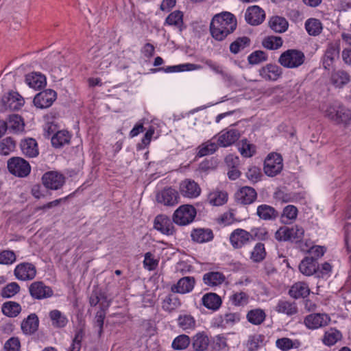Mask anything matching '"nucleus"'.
Here are the masks:
<instances>
[{
  "label": "nucleus",
  "instance_id": "obj_1",
  "mask_svg": "<svg viewBox=\"0 0 351 351\" xmlns=\"http://www.w3.org/2000/svg\"><path fill=\"white\" fill-rule=\"evenodd\" d=\"M237 27V21L230 12H225L216 14L210 25V32L212 36L217 40L221 41L232 33Z\"/></svg>",
  "mask_w": 351,
  "mask_h": 351
},
{
  "label": "nucleus",
  "instance_id": "obj_2",
  "mask_svg": "<svg viewBox=\"0 0 351 351\" xmlns=\"http://www.w3.org/2000/svg\"><path fill=\"white\" fill-rule=\"evenodd\" d=\"M324 112L326 117L337 124L347 125L351 119V112L337 102L328 105Z\"/></svg>",
  "mask_w": 351,
  "mask_h": 351
},
{
  "label": "nucleus",
  "instance_id": "obj_3",
  "mask_svg": "<svg viewBox=\"0 0 351 351\" xmlns=\"http://www.w3.org/2000/svg\"><path fill=\"white\" fill-rule=\"evenodd\" d=\"M304 60L305 56L301 51L288 49L280 55L278 62L285 68L293 69L301 66Z\"/></svg>",
  "mask_w": 351,
  "mask_h": 351
},
{
  "label": "nucleus",
  "instance_id": "obj_4",
  "mask_svg": "<svg viewBox=\"0 0 351 351\" xmlns=\"http://www.w3.org/2000/svg\"><path fill=\"white\" fill-rule=\"evenodd\" d=\"M304 230L302 226L295 225L291 227L283 226L280 228L275 233V238L278 241H291L298 242L304 237Z\"/></svg>",
  "mask_w": 351,
  "mask_h": 351
},
{
  "label": "nucleus",
  "instance_id": "obj_5",
  "mask_svg": "<svg viewBox=\"0 0 351 351\" xmlns=\"http://www.w3.org/2000/svg\"><path fill=\"white\" fill-rule=\"evenodd\" d=\"M8 169L10 173L19 177L25 178L31 171L29 163L21 157H12L8 160Z\"/></svg>",
  "mask_w": 351,
  "mask_h": 351
},
{
  "label": "nucleus",
  "instance_id": "obj_6",
  "mask_svg": "<svg viewBox=\"0 0 351 351\" xmlns=\"http://www.w3.org/2000/svg\"><path fill=\"white\" fill-rule=\"evenodd\" d=\"M196 216L195 208L189 204L180 206L173 213V221L176 224L185 226L191 223Z\"/></svg>",
  "mask_w": 351,
  "mask_h": 351
},
{
  "label": "nucleus",
  "instance_id": "obj_7",
  "mask_svg": "<svg viewBox=\"0 0 351 351\" xmlns=\"http://www.w3.org/2000/svg\"><path fill=\"white\" fill-rule=\"evenodd\" d=\"M340 41L334 40L327 44L325 53L322 58V64L325 69L329 70L339 57Z\"/></svg>",
  "mask_w": 351,
  "mask_h": 351
},
{
  "label": "nucleus",
  "instance_id": "obj_8",
  "mask_svg": "<svg viewBox=\"0 0 351 351\" xmlns=\"http://www.w3.org/2000/svg\"><path fill=\"white\" fill-rule=\"evenodd\" d=\"M282 158L278 154H269L265 160L264 171L269 176H276L282 171Z\"/></svg>",
  "mask_w": 351,
  "mask_h": 351
},
{
  "label": "nucleus",
  "instance_id": "obj_9",
  "mask_svg": "<svg viewBox=\"0 0 351 351\" xmlns=\"http://www.w3.org/2000/svg\"><path fill=\"white\" fill-rule=\"evenodd\" d=\"M44 186L49 189L58 190L65 182V177L58 171H48L42 177Z\"/></svg>",
  "mask_w": 351,
  "mask_h": 351
},
{
  "label": "nucleus",
  "instance_id": "obj_10",
  "mask_svg": "<svg viewBox=\"0 0 351 351\" xmlns=\"http://www.w3.org/2000/svg\"><path fill=\"white\" fill-rule=\"evenodd\" d=\"M1 102L5 110H18L25 104L23 97L14 91H10L3 95Z\"/></svg>",
  "mask_w": 351,
  "mask_h": 351
},
{
  "label": "nucleus",
  "instance_id": "obj_11",
  "mask_svg": "<svg viewBox=\"0 0 351 351\" xmlns=\"http://www.w3.org/2000/svg\"><path fill=\"white\" fill-rule=\"evenodd\" d=\"M199 185L193 180L185 179L180 183L179 192L181 195L186 198H196L201 193Z\"/></svg>",
  "mask_w": 351,
  "mask_h": 351
},
{
  "label": "nucleus",
  "instance_id": "obj_12",
  "mask_svg": "<svg viewBox=\"0 0 351 351\" xmlns=\"http://www.w3.org/2000/svg\"><path fill=\"white\" fill-rule=\"evenodd\" d=\"M56 97L57 94L56 91L51 89H47L36 95L33 102L38 108H47L53 104Z\"/></svg>",
  "mask_w": 351,
  "mask_h": 351
},
{
  "label": "nucleus",
  "instance_id": "obj_13",
  "mask_svg": "<svg viewBox=\"0 0 351 351\" xmlns=\"http://www.w3.org/2000/svg\"><path fill=\"white\" fill-rule=\"evenodd\" d=\"M30 295L36 300H43L53 295V290L51 287L45 285L42 281L32 282L29 287Z\"/></svg>",
  "mask_w": 351,
  "mask_h": 351
},
{
  "label": "nucleus",
  "instance_id": "obj_14",
  "mask_svg": "<svg viewBox=\"0 0 351 351\" xmlns=\"http://www.w3.org/2000/svg\"><path fill=\"white\" fill-rule=\"evenodd\" d=\"M178 192L171 187L165 188L156 195V200L158 203L167 206H173L179 202Z\"/></svg>",
  "mask_w": 351,
  "mask_h": 351
},
{
  "label": "nucleus",
  "instance_id": "obj_15",
  "mask_svg": "<svg viewBox=\"0 0 351 351\" xmlns=\"http://www.w3.org/2000/svg\"><path fill=\"white\" fill-rule=\"evenodd\" d=\"M14 274L15 277L23 281L31 280L36 275V267L29 263H22L16 265Z\"/></svg>",
  "mask_w": 351,
  "mask_h": 351
},
{
  "label": "nucleus",
  "instance_id": "obj_16",
  "mask_svg": "<svg viewBox=\"0 0 351 351\" xmlns=\"http://www.w3.org/2000/svg\"><path fill=\"white\" fill-rule=\"evenodd\" d=\"M265 19V11L258 5H252L247 8L245 12V19L251 25H258Z\"/></svg>",
  "mask_w": 351,
  "mask_h": 351
},
{
  "label": "nucleus",
  "instance_id": "obj_17",
  "mask_svg": "<svg viewBox=\"0 0 351 351\" xmlns=\"http://www.w3.org/2000/svg\"><path fill=\"white\" fill-rule=\"evenodd\" d=\"M253 239L252 235L243 229L234 230L230 236V241L234 249H239Z\"/></svg>",
  "mask_w": 351,
  "mask_h": 351
},
{
  "label": "nucleus",
  "instance_id": "obj_18",
  "mask_svg": "<svg viewBox=\"0 0 351 351\" xmlns=\"http://www.w3.org/2000/svg\"><path fill=\"white\" fill-rule=\"evenodd\" d=\"M330 317L326 313H313L304 319V324L308 328L317 329L329 324Z\"/></svg>",
  "mask_w": 351,
  "mask_h": 351
},
{
  "label": "nucleus",
  "instance_id": "obj_19",
  "mask_svg": "<svg viewBox=\"0 0 351 351\" xmlns=\"http://www.w3.org/2000/svg\"><path fill=\"white\" fill-rule=\"evenodd\" d=\"M195 285V278L193 276H185L181 278L176 284L171 287V291L173 293L185 294L193 291Z\"/></svg>",
  "mask_w": 351,
  "mask_h": 351
},
{
  "label": "nucleus",
  "instance_id": "obj_20",
  "mask_svg": "<svg viewBox=\"0 0 351 351\" xmlns=\"http://www.w3.org/2000/svg\"><path fill=\"white\" fill-rule=\"evenodd\" d=\"M20 147L23 154L28 158H35L39 154L38 143L33 138L21 140Z\"/></svg>",
  "mask_w": 351,
  "mask_h": 351
},
{
  "label": "nucleus",
  "instance_id": "obj_21",
  "mask_svg": "<svg viewBox=\"0 0 351 351\" xmlns=\"http://www.w3.org/2000/svg\"><path fill=\"white\" fill-rule=\"evenodd\" d=\"M235 197L241 204H250L256 200L257 193L252 187L243 186L236 193Z\"/></svg>",
  "mask_w": 351,
  "mask_h": 351
},
{
  "label": "nucleus",
  "instance_id": "obj_22",
  "mask_svg": "<svg viewBox=\"0 0 351 351\" xmlns=\"http://www.w3.org/2000/svg\"><path fill=\"white\" fill-rule=\"evenodd\" d=\"M259 75L267 81H276L282 75V69L276 64H269L259 70Z\"/></svg>",
  "mask_w": 351,
  "mask_h": 351
},
{
  "label": "nucleus",
  "instance_id": "obj_23",
  "mask_svg": "<svg viewBox=\"0 0 351 351\" xmlns=\"http://www.w3.org/2000/svg\"><path fill=\"white\" fill-rule=\"evenodd\" d=\"M240 137V133L237 130L230 129L226 132H221L218 136V145L228 147L234 143Z\"/></svg>",
  "mask_w": 351,
  "mask_h": 351
},
{
  "label": "nucleus",
  "instance_id": "obj_24",
  "mask_svg": "<svg viewBox=\"0 0 351 351\" xmlns=\"http://www.w3.org/2000/svg\"><path fill=\"white\" fill-rule=\"evenodd\" d=\"M154 228L162 234L171 235L174 232V226L171 219L163 215H158L154 220Z\"/></svg>",
  "mask_w": 351,
  "mask_h": 351
},
{
  "label": "nucleus",
  "instance_id": "obj_25",
  "mask_svg": "<svg viewBox=\"0 0 351 351\" xmlns=\"http://www.w3.org/2000/svg\"><path fill=\"white\" fill-rule=\"evenodd\" d=\"M38 324L39 320L37 315L32 313L23 320L21 328L24 334L32 335L38 330Z\"/></svg>",
  "mask_w": 351,
  "mask_h": 351
},
{
  "label": "nucleus",
  "instance_id": "obj_26",
  "mask_svg": "<svg viewBox=\"0 0 351 351\" xmlns=\"http://www.w3.org/2000/svg\"><path fill=\"white\" fill-rule=\"evenodd\" d=\"M202 280L207 286L217 287L226 280V276L219 271H209L203 275Z\"/></svg>",
  "mask_w": 351,
  "mask_h": 351
},
{
  "label": "nucleus",
  "instance_id": "obj_27",
  "mask_svg": "<svg viewBox=\"0 0 351 351\" xmlns=\"http://www.w3.org/2000/svg\"><path fill=\"white\" fill-rule=\"evenodd\" d=\"M192 345L196 351H206L207 350L210 339L208 336L205 332H199L193 337Z\"/></svg>",
  "mask_w": 351,
  "mask_h": 351
},
{
  "label": "nucleus",
  "instance_id": "obj_28",
  "mask_svg": "<svg viewBox=\"0 0 351 351\" xmlns=\"http://www.w3.org/2000/svg\"><path fill=\"white\" fill-rule=\"evenodd\" d=\"M318 269L317 262L313 258L305 257L299 265V269L305 276H311Z\"/></svg>",
  "mask_w": 351,
  "mask_h": 351
},
{
  "label": "nucleus",
  "instance_id": "obj_29",
  "mask_svg": "<svg viewBox=\"0 0 351 351\" xmlns=\"http://www.w3.org/2000/svg\"><path fill=\"white\" fill-rule=\"evenodd\" d=\"M291 297L298 299L306 298L310 293V289L308 285L303 282H298L292 285L289 291Z\"/></svg>",
  "mask_w": 351,
  "mask_h": 351
},
{
  "label": "nucleus",
  "instance_id": "obj_30",
  "mask_svg": "<svg viewBox=\"0 0 351 351\" xmlns=\"http://www.w3.org/2000/svg\"><path fill=\"white\" fill-rule=\"evenodd\" d=\"M276 311L285 314L288 316L295 315L298 313V307L295 302L287 300H279L275 307Z\"/></svg>",
  "mask_w": 351,
  "mask_h": 351
},
{
  "label": "nucleus",
  "instance_id": "obj_31",
  "mask_svg": "<svg viewBox=\"0 0 351 351\" xmlns=\"http://www.w3.org/2000/svg\"><path fill=\"white\" fill-rule=\"evenodd\" d=\"M191 236L194 241L199 243L208 242L213 239V231L210 229H195L191 232Z\"/></svg>",
  "mask_w": 351,
  "mask_h": 351
},
{
  "label": "nucleus",
  "instance_id": "obj_32",
  "mask_svg": "<svg viewBox=\"0 0 351 351\" xmlns=\"http://www.w3.org/2000/svg\"><path fill=\"white\" fill-rule=\"evenodd\" d=\"M207 200L210 205L219 206L226 203L228 194L225 191L215 190L208 195Z\"/></svg>",
  "mask_w": 351,
  "mask_h": 351
},
{
  "label": "nucleus",
  "instance_id": "obj_33",
  "mask_svg": "<svg viewBox=\"0 0 351 351\" xmlns=\"http://www.w3.org/2000/svg\"><path fill=\"white\" fill-rule=\"evenodd\" d=\"M330 80L336 87H342L350 81V76L346 71L337 70L332 73Z\"/></svg>",
  "mask_w": 351,
  "mask_h": 351
},
{
  "label": "nucleus",
  "instance_id": "obj_34",
  "mask_svg": "<svg viewBox=\"0 0 351 351\" xmlns=\"http://www.w3.org/2000/svg\"><path fill=\"white\" fill-rule=\"evenodd\" d=\"M202 304L208 309L217 310L221 304V298L215 293L205 294L202 297Z\"/></svg>",
  "mask_w": 351,
  "mask_h": 351
},
{
  "label": "nucleus",
  "instance_id": "obj_35",
  "mask_svg": "<svg viewBox=\"0 0 351 351\" xmlns=\"http://www.w3.org/2000/svg\"><path fill=\"white\" fill-rule=\"evenodd\" d=\"M342 338L341 332L334 328H330L327 330L322 338V342L324 345L332 346Z\"/></svg>",
  "mask_w": 351,
  "mask_h": 351
},
{
  "label": "nucleus",
  "instance_id": "obj_36",
  "mask_svg": "<svg viewBox=\"0 0 351 351\" xmlns=\"http://www.w3.org/2000/svg\"><path fill=\"white\" fill-rule=\"evenodd\" d=\"M1 311L7 317H16L21 313V306L16 302L8 301L3 304Z\"/></svg>",
  "mask_w": 351,
  "mask_h": 351
},
{
  "label": "nucleus",
  "instance_id": "obj_37",
  "mask_svg": "<svg viewBox=\"0 0 351 351\" xmlns=\"http://www.w3.org/2000/svg\"><path fill=\"white\" fill-rule=\"evenodd\" d=\"M219 319L218 325L222 328H228L239 322L241 317L240 314L237 313H228L221 315Z\"/></svg>",
  "mask_w": 351,
  "mask_h": 351
},
{
  "label": "nucleus",
  "instance_id": "obj_38",
  "mask_svg": "<svg viewBox=\"0 0 351 351\" xmlns=\"http://www.w3.org/2000/svg\"><path fill=\"white\" fill-rule=\"evenodd\" d=\"M25 80L29 86L34 89L41 88L46 84L45 77L37 73L27 75Z\"/></svg>",
  "mask_w": 351,
  "mask_h": 351
},
{
  "label": "nucleus",
  "instance_id": "obj_39",
  "mask_svg": "<svg viewBox=\"0 0 351 351\" xmlns=\"http://www.w3.org/2000/svg\"><path fill=\"white\" fill-rule=\"evenodd\" d=\"M265 336L261 334H254L248 337L246 348L248 351H256L264 345Z\"/></svg>",
  "mask_w": 351,
  "mask_h": 351
},
{
  "label": "nucleus",
  "instance_id": "obj_40",
  "mask_svg": "<svg viewBox=\"0 0 351 351\" xmlns=\"http://www.w3.org/2000/svg\"><path fill=\"white\" fill-rule=\"evenodd\" d=\"M269 27L276 32H285L289 26L287 21L278 16H272L269 21Z\"/></svg>",
  "mask_w": 351,
  "mask_h": 351
},
{
  "label": "nucleus",
  "instance_id": "obj_41",
  "mask_svg": "<svg viewBox=\"0 0 351 351\" xmlns=\"http://www.w3.org/2000/svg\"><path fill=\"white\" fill-rule=\"evenodd\" d=\"M257 215L262 219L271 220L277 217V211L271 206L262 204L257 208Z\"/></svg>",
  "mask_w": 351,
  "mask_h": 351
},
{
  "label": "nucleus",
  "instance_id": "obj_42",
  "mask_svg": "<svg viewBox=\"0 0 351 351\" xmlns=\"http://www.w3.org/2000/svg\"><path fill=\"white\" fill-rule=\"evenodd\" d=\"M71 136L66 130H60L51 137V143L55 147H60L70 142Z\"/></svg>",
  "mask_w": 351,
  "mask_h": 351
},
{
  "label": "nucleus",
  "instance_id": "obj_43",
  "mask_svg": "<svg viewBox=\"0 0 351 351\" xmlns=\"http://www.w3.org/2000/svg\"><path fill=\"white\" fill-rule=\"evenodd\" d=\"M178 324L183 330H193L196 326V322L191 315H180L178 319Z\"/></svg>",
  "mask_w": 351,
  "mask_h": 351
},
{
  "label": "nucleus",
  "instance_id": "obj_44",
  "mask_svg": "<svg viewBox=\"0 0 351 351\" xmlns=\"http://www.w3.org/2000/svg\"><path fill=\"white\" fill-rule=\"evenodd\" d=\"M202 69V66L199 64H191V63H186L182 64L176 66H170L166 68L159 69L160 70H164L166 73H172V72H182L185 71H194L199 70Z\"/></svg>",
  "mask_w": 351,
  "mask_h": 351
},
{
  "label": "nucleus",
  "instance_id": "obj_45",
  "mask_svg": "<svg viewBox=\"0 0 351 351\" xmlns=\"http://www.w3.org/2000/svg\"><path fill=\"white\" fill-rule=\"evenodd\" d=\"M7 125L8 128L12 130L14 132L23 131L25 126L21 117L15 114L9 116Z\"/></svg>",
  "mask_w": 351,
  "mask_h": 351
},
{
  "label": "nucleus",
  "instance_id": "obj_46",
  "mask_svg": "<svg viewBox=\"0 0 351 351\" xmlns=\"http://www.w3.org/2000/svg\"><path fill=\"white\" fill-rule=\"evenodd\" d=\"M266 317L265 311L261 308H255L250 311L247 314V319L249 322L254 325L262 324Z\"/></svg>",
  "mask_w": 351,
  "mask_h": 351
},
{
  "label": "nucleus",
  "instance_id": "obj_47",
  "mask_svg": "<svg viewBox=\"0 0 351 351\" xmlns=\"http://www.w3.org/2000/svg\"><path fill=\"white\" fill-rule=\"evenodd\" d=\"M181 302L177 296L168 295L162 301V308L165 311L172 312L179 308Z\"/></svg>",
  "mask_w": 351,
  "mask_h": 351
},
{
  "label": "nucleus",
  "instance_id": "obj_48",
  "mask_svg": "<svg viewBox=\"0 0 351 351\" xmlns=\"http://www.w3.org/2000/svg\"><path fill=\"white\" fill-rule=\"evenodd\" d=\"M49 317L52 322V325L56 328H63L68 322L66 317L56 309L49 313Z\"/></svg>",
  "mask_w": 351,
  "mask_h": 351
},
{
  "label": "nucleus",
  "instance_id": "obj_49",
  "mask_svg": "<svg viewBox=\"0 0 351 351\" xmlns=\"http://www.w3.org/2000/svg\"><path fill=\"white\" fill-rule=\"evenodd\" d=\"M250 44V39L247 36L239 37L236 39L230 45V51L234 54H237L243 50Z\"/></svg>",
  "mask_w": 351,
  "mask_h": 351
},
{
  "label": "nucleus",
  "instance_id": "obj_50",
  "mask_svg": "<svg viewBox=\"0 0 351 351\" xmlns=\"http://www.w3.org/2000/svg\"><path fill=\"white\" fill-rule=\"evenodd\" d=\"M305 28L311 36H317L322 30V25L319 20L309 19L305 23Z\"/></svg>",
  "mask_w": 351,
  "mask_h": 351
},
{
  "label": "nucleus",
  "instance_id": "obj_51",
  "mask_svg": "<svg viewBox=\"0 0 351 351\" xmlns=\"http://www.w3.org/2000/svg\"><path fill=\"white\" fill-rule=\"evenodd\" d=\"M298 208L293 205H288L283 209L281 221L283 223H289L298 216Z\"/></svg>",
  "mask_w": 351,
  "mask_h": 351
},
{
  "label": "nucleus",
  "instance_id": "obj_52",
  "mask_svg": "<svg viewBox=\"0 0 351 351\" xmlns=\"http://www.w3.org/2000/svg\"><path fill=\"white\" fill-rule=\"evenodd\" d=\"M165 24L173 25L182 30L183 25V14L180 11H174L171 12L165 19Z\"/></svg>",
  "mask_w": 351,
  "mask_h": 351
},
{
  "label": "nucleus",
  "instance_id": "obj_53",
  "mask_svg": "<svg viewBox=\"0 0 351 351\" xmlns=\"http://www.w3.org/2000/svg\"><path fill=\"white\" fill-rule=\"evenodd\" d=\"M217 148L218 145L216 143L208 141L198 147L197 156L199 157H203L212 154L217 149Z\"/></svg>",
  "mask_w": 351,
  "mask_h": 351
},
{
  "label": "nucleus",
  "instance_id": "obj_54",
  "mask_svg": "<svg viewBox=\"0 0 351 351\" xmlns=\"http://www.w3.org/2000/svg\"><path fill=\"white\" fill-rule=\"evenodd\" d=\"M15 147L14 141L10 137H6L0 141V154L8 156L14 150Z\"/></svg>",
  "mask_w": 351,
  "mask_h": 351
},
{
  "label": "nucleus",
  "instance_id": "obj_55",
  "mask_svg": "<svg viewBox=\"0 0 351 351\" xmlns=\"http://www.w3.org/2000/svg\"><path fill=\"white\" fill-rule=\"evenodd\" d=\"M262 44L265 48L274 50L282 45V40L280 36H267L264 38Z\"/></svg>",
  "mask_w": 351,
  "mask_h": 351
},
{
  "label": "nucleus",
  "instance_id": "obj_56",
  "mask_svg": "<svg viewBox=\"0 0 351 351\" xmlns=\"http://www.w3.org/2000/svg\"><path fill=\"white\" fill-rule=\"evenodd\" d=\"M266 255L265 246L261 243H258L251 252L250 258L253 262L258 263L262 261Z\"/></svg>",
  "mask_w": 351,
  "mask_h": 351
},
{
  "label": "nucleus",
  "instance_id": "obj_57",
  "mask_svg": "<svg viewBox=\"0 0 351 351\" xmlns=\"http://www.w3.org/2000/svg\"><path fill=\"white\" fill-rule=\"evenodd\" d=\"M191 339L186 335H180L176 337L172 342L174 350H182L186 349L190 344Z\"/></svg>",
  "mask_w": 351,
  "mask_h": 351
},
{
  "label": "nucleus",
  "instance_id": "obj_58",
  "mask_svg": "<svg viewBox=\"0 0 351 351\" xmlns=\"http://www.w3.org/2000/svg\"><path fill=\"white\" fill-rule=\"evenodd\" d=\"M20 291V286L15 282H10L4 287L1 292L3 298H10L14 296Z\"/></svg>",
  "mask_w": 351,
  "mask_h": 351
},
{
  "label": "nucleus",
  "instance_id": "obj_59",
  "mask_svg": "<svg viewBox=\"0 0 351 351\" xmlns=\"http://www.w3.org/2000/svg\"><path fill=\"white\" fill-rule=\"evenodd\" d=\"M106 313L104 310H99L97 312L95 317L93 326L97 331L99 336H101L103 332L104 322L106 317Z\"/></svg>",
  "mask_w": 351,
  "mask_h": 351
},
{
  "label": "nucleus",
  "instance_id": "obj_60",
  "mask_svg": "<svg viewBox=\"0 0 351 351\" xmlns=\"http://www.w3.org/2000/svg\"><path fill=\"white\" fill-rule=\"evenodd\" d=\"M262 173L261 169L255 166L249 167L246 172L247 178L252 183H256L261 180Z\"/></svg>",
  "mask_w": 351,
  "mask_h": 351
},
{
  "label": "nucleus",
  "instance_id": "obj_61",
  "mask_svg": "<svg viewBox=\"0 0 351 351\" xmlns=\"http://www.w3.org/2000/svg\"><path fill=\"white\" fill-rule=\"evenodd\" d=\"M248 62L251 64H257L267 60V56L263 51H255L247 58Z\"/></svg>",
  "mask_w": 351,
  "mask_h": 351
},
{
  "label": "nucleus",
  "instance_id": "obj_62",
  "mask_svg": "<svg viewBox=\"0 0 351 351\" xmlns=\"http://www.w3.org/2000/svg\"><path fill=\"white\" fill-rule=\"evenodd\" d=\"M16 261V255L12 250H3L0 252V264L10 265Z\"/></svg>",
  "mask_w": 351,
  "mask_h": 351
},
{
  "label": "nucleus",
  "instance_id": "obj_63",
  "mask_svg": "<svg viewBox=\"0 0 351 351\" xmlns=\"http://www.w3.org/2000/svg\"><path fill=\"white\" fill-rule=\"evenodd\" d=\"M230 300L235 306H244L248 302V296L244 292H239L234 293Z\"/></svg>",
  "mask_w": 351,
  "mask_h": 351
},
{
  "label": "nucleus",
  "instance_id": "obj_64",
  "mask_svg": "<svg viewBox=\"0 0 351 351\" xmlns=\"http://www.w3.org/2000/svg\"><path fill=\"white\" fill-rule=\"evenodd\" d=\"M20 349V341L16 337L9 339L4 344L5 351H19Z\"/></svg>",
  "mask_w": 351,
  "mask_h": 351
}]
</instances>
